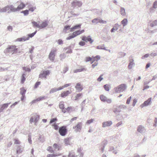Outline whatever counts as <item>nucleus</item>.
<instances>
[{"instance_id": "c03bdc74", "label": "nucleus", "mask_w": 157, "mask_h": 157, "mask_svg": "<svg viewBox=\"0 0 157 157\" xmlns=\"http://www.w3.org/2000/svg\"><path fill=\"white\" fill-rule=\"evenodd\" d=\"M25 74H23L21 76V82L23 83H24L25 80L26 78H25Z\"/></svg>"}, {"instance_id": "0e129e2a", "label": "nucleus", "mask_w": 157, "mask_h": 157, "mask_svg": "<svg viewBox=\"0 0 157 157\" xmlns=\"http://www.w3.org/2000/svg\"><path fill=\"white\" fill-rule=\"evenodd\" d=\"M68 70V68L67 67H64L63 70V73H65Z\"/></svg>"}, {"instance_id": "f03ea898", "label": "nucleus", "mask_w": 157, "mask_h": 157, "mask_svg": "<svg viewBox=\"0 0 157 157\" xmlns=\"http://www.w3.org/2000/svg\"><path fill=\"white\" fill-rule=\"evenodd\" d=\"M57 51V49L56 48L52 49L48 57L50 61H54Z\"/></svg>"}, {"instance_id": "a18cd8bd", "label": "nucleus", "mask_w": 157, "mask_h": 157, "mask_svg": "<svg viewBox=\"0 0 157 157\" xmlns=\"http://www.w3.org/2000/svg\"><path fill=\"white\" fill-rule=\"evenodd\" d=\"M94 59V60L93 61H92L91 63H93V62H94V61L95 60L97 61H98L100 59V57L99 56L97 55L95 57H93Z\"/></svg>"}, {"instance_id": "69168bd1", "label": "nucleus", "mask_w": 157, "mask_h": 157, "mask_svg": "<svg viewBox=\"0 0 157 157\" xmlns=\"http://www.w3.org/2000/svg\"><path fill=\"white\" fill-rule=\"evenodd\" d=\"M52 126H54V128L55 130H57L58 129L59 126L56 124H54L52 125Z\"/></svg>"}, {"instance_id": "bf43d9fd", "label": "nucleus", "mask_w": 157, "mask_h": 157, "mask_svg": "<svg viewBox=\"0 0 157 157\" xmlns=\"http://www.w3.org/2000/svg\"><path fill=\"white\" fill-rule=\"evenodd\" d=\"M119 108L121 109H126L127 108V107L126 106L124 105H119Z\"/></svg>"}, {"instance_id": "e433bc0d", "label": "nucleus", "mask_w": 157, "mask_h": 157, "mask_svg": "<svg viewBox=\"0 0 157 157\" xmlns=\"http://www.w3.org/2000/svg\"><path fill=\"white\" fill-rule=\"evenodd\" d=\"M33 117L34 122H36V123H37L40 119V116L39 115H34L33 116Z\"/></svg>"}, {"instance_id": "603ef678", "label": "nucleus", "mask_w": 157, "mask_h": 157, "mask_svg": "<svg viewBox=\"0 0 157 157\" xmlns=\"http://www.w3.org/2000/svg\"><path fill=\"white\" fill-rule=\"evenodd\" d=\"M82 93H79V94H77L75 97V100H77L79 98V97H81V96H82Z\"/></svg>"}, {"instance_id": "2eb2a0df", "label": "nucleus", "mask_w": 157, "mask_h": 157, "mask_svg": "<svg viewBox=\"0 0 157 157\" xmlns=\"http://www.w3.org/2000/svg\"><path fill=\"white\" fill-rule=\"evenodd\" d=\"M10 104V102L7 103H5L3 105H1V107L0 108V113L2 112L3 110L6 108H7L9 105Z\"/></svg>"}, {"instance_id": "f3484780", "label": "nucleus", "mask_w": 157, "mask_h": 157, "mask_svg": "<svg viewBox=\"0 0 157 157\" xmlns=\"http://www.w3.org/2000/svg\"><path fill=\"white\" fill-rule=\"evenodd\" d=\"M129 63L128 65V67L129 69H131L133 67L135 63L133 62L134 60L133 59H131L130 58H129Z\"/></svg>"}, {"instance_id": "a19ab883", "label": "nucleus", "mask_w": 157, "mask_h": 157, "mask_svg": "<svg viewBox=\"0 0 157 157\" xmlns=\"http://www.w3.org/2000/svg\"><path fill=\"white\" fill-rule=\"evenodd\" d=\"M32 23L34 27H36L38 28H40V25L39 24H38L37 22L35 21H33L32 22Z\"/></svg>"}, {"instance_id": "0eeeda50", "label": "nucleus", "mask_w": 157, "mask_h": 157, "mask_svg": "<svg viewBox=\"0 0 157 157\" xmlns=\"http://www.w3.org/2000/svg\"><path fill=\"white\" fill-rule=\"evenodd\" d=\"M92 21L93 23L95 24H97L98 23L102 24H106L107 23L106 21H103L101 19L98 18L94 19L92 20Z\"/></svg>"}, {"instance_id": "cd10ccee", "label": "nucleus", "mask_w": 157, "mask_h": 157, "mask_svg": "<svg viewBox=\"0 0 157 157\" xmlns=\"http://www.w3.org/2000/svg\"><path fill=\"white\" fill-rule=\"evenodd\" d=\"M53 147L55 149H57L59 150L60 149L61 147L59 145H58L57 144L55 143L53 145Z\"/></svg>"}, {"instance_id": "412c9836", "label": "nucleus", "mask_w": 157, "mask_h": 157, "mask_svg": "<svg viewBox=\"0 0 157 157\" xmlns=\"http://www.w3.org/2000/svg\"><path fill=\"white\" fill-rule=\"evenodd\" d=\"M36 32L37 30H36L34 33H32L28 34V36L27 37H26L25 40H28L30 38H32L33 37L36 33Z\"/></svg>"}, {"instance_id": "bb28decb", "label": "nucleus", "mask_w": 157, "mask_h": 157, "mask_svg": "<svg viewBox=\"0 0 157 157\" xmlns=\"http://www.w3.org/2000/svg\"><path fill=\"white\" fill-rule=\"evenodd\" d=\"M70 27L71 26L69 25H67L65 26L63 30V32L65 33H67V31L71 29L70 28Z\"/></svg>"}, {"instance_id": "ddd939ff", "label": "nucleus", "mask_w": 157, "mask_h": 157, "mask_svg": "<svg viewBox=\"0 0 157 157\" xmlns=\"http://www.w3.org/2000/svg\"><path fill=\"white\" fill-rule=\"evenodd\" d=\"M75 87L78 92L81 91L83 89L82 86L79 82L77 83Z\"/></svg>"}, {"instance_id": "393cba45", "label": "nucleus", "mask_w": 157, "mask_h": 157, "mask_svg": "<svg viewBox=\"0 0 157 157\" xmlns=\"http://www.w3.org/2000/svg\"><path fill=\"white\" fill-rule=\"evenodd\" d=\"M128 20L126 18H124L121 22V24L123 25V27H124L128 24Z\"/></svg>"}, {"instance_id": "052dcab7", "label": "nucleus", "mask_w": 157, "mask_h": 157, "mask_svg": "<svg viewBox=\"0 0 157 157\" xmlns=\"http://www.w3.org/2000/svg\"><path fill=\"white\" fill-rule=\"evenodd\" d=\"M40 82H37L35 84V85L34 86V88H37L38 87L39 85H40Z\"/></svg>"}, {"instance_id": "c85d7f7f", "label": "nucleus", "mask_w": 157, "mask_h": 157, "mask_svg": "<svg viewBox=\"0 0 157 157\" xmlns=\"http://www.w3.org/2000/svg\"><path fill=\"white\" fill-rule=\"evenodd\" d=\"M87 70V69L84 68H82L81 69H77L75 70L74 71V72L75 73L78 72H81L84 71H86Z\"/></svg>"}, {"instance_id": "a211bd4d", "label": "nucleus", "mask_w": 157, "mask_h": 157, "mask_svg": "<svg viewBox=\"0 0 157 157\" xmlns=\"http://www.w3.org/2000/svg\"><path fill=\"white\" fill-rule=\"evenodd\" d=\"M151 98H149L147 100L145 101L144 103L142 104V107L147 106L151 102Z\"/></svg>"}, {"instance_id": "680f3d73", "label": "nucleus", "mask_w": 157, "mask_h": 157, "mask_svg": "<svg viewBox=\"0 0 157 157\" xmlns=\"http://www.w3.org/2000/svg\"><path fill=\"white\" fill-rule=\"evenodd\" d=\"M26 37H23L21 38H19L17 39V40L19 41H25L26 40H25Z\"/></svg>"}, {"instance_id": "4468645a", "label": "nucleus", "mask_w": 157, "mask_h": 157, "mask_svg": "<svg viewBox=\"0 0 157 157\" xmlns=\"http://www.w3.org/2000/svg\"><path fill=\"white\" fill-rule=\"evenodd\" d=\"M64 102L63 101H61L60 102L59 105V108L62 109V112L64 113L66 112L65 108L64 107Z\"/></svg>"}, {"instance_id": "4be33fe9", "label": "nucleus", "mask_w": 157, "mask_h": 157, "mask_svg": "<svg viewBox=\"0 0 157 157\" xmlns=\"http://www.w3.org/2000/svg\"><path fill=\"white\" fill-rule=\"evenodd\" d=\"M71 92L67 90L66 91H64L61 94V96L62 97L64 98L65 97L67 96L68 94H70Z\"/></svg>"}, {"instance_id": "9d476101", "label": "nucleus", "mask_w": 157, "mask_h": 157, "mask_svg": "<svg viewBox=\"0 0 157 157\" xmlns=\"http://www.w3.org/2000/svg\"><path fill=\"white\" fill-rule=\"evenodd\" d=\"M137 131L143 134L145 132L146 130L144 127L142 125H140L137 127Z\"/></svg>"}, {"instance_id": "dca6fc26", "label": "nucleus", "mask_w": 157, "mask_h": 157, "mask_svg": "<svg viewBox=\"0 0 157 157\" xmlns=\"http://www.w3.org/2000/svg\"><path fill=\"white\" fill-rule=\"evenodd\" d=\"M10 5H7L4 7L0 9V12H5L6 11L10 10Z\"/></svg>"}, {"instance_id": "423d86ee", "label": "nucleus", "mask_w": 157, "mask_h": 157, "mask_svg": "<svg viewBox=\"0 0 157 157\" xmlns=\"http://www.w3.org/2000/svg\"><path fill=\"white\" fill-rule=\"evenodd\" d=\"M82 123L81 122H78L76 126L73 127V129H75L76 132H80L82 129Z\"/></svg>"}, {"instance_id": "7c9ffc66", "label": "nucleus", "mask_w": 157, "mask_h": 157, "mask_svg": "<svg viewBox=\"0 0 157 157\" xmlns=\"http://www.w3.org/2000/svg\"><path fill=\"white\" fill-rule=\"evenodd\" d=\"M104 44L102 45H100V46H97V48L98 49H103V50H108L109 52L110 51V50H107V49H106L104 47Z\"/></svg>"}, {"instance_id": "f8f14e48", "label": "nucleus", "mask_w": 157, "mask_h": 157, "mask_svg": "<svg viewBox=\"0 0 157 157\" xmlns=\"http://www.w3.org/2000/svg\"><path fill=\"white\" fill-rule=\"evenodd\" d=\"M107 144V141L106 140L103 141L101 143V145L99 147L100 150H101L102 153L104 152L105 146Z\"/></svg>"}, {"instance_id": "09e8293b", "label": "nucleus", "mask_w": 157, "mask_h": 157, "mask_svg": "<svg viewBox=\"0 0 157 157\" xmlns=\"http://www.w3.org/2000/svg\"><path fill=\"white\" fill-rule=\"evenodd\" d=\"M118 54H119V56L121 57H123L126 55L125 53L123 52H119L118 53Z\"/></svg>"}, {"instance_id": "338daca9", "label": "nucleus", "mask_w": 157, "mask_h": 157, "mask_svg": "<svg viewBox=\"0 0 157 157\" xmlns=\"http://www.w3.org/2000/svg\"><path fill=\"white\" fill-rule=\"evenodd\" d=\"M23 70L26 71H28L29 72H30V69L26 67H23Z\"/></svg>"}, {"instance_id": "774afa93", "label": "nucleus", "mask_w": 157, "mask_h": 157, "mask_svg": "<svg viewBox=\"0 0 157 157\" xmlns=\"http://www.w3.org/2000/svg\"><path fill=\"white\" fill-rule=\"evenodd\" d=\"M153 7L154 8H157V1L154 2L153 5Z\"/></svg>"}, {"instance_id": "6e6552de", "label": "nucleus", "mask_w": 157, "mask_h": 157, "mask_svg": "<svg viewBox=\"0 0 157 157\" xmlns=\"http://www.w3.org/2000/svg\"><path fill=\"white\" fill-rule=\"evenodd\" d=\"M82 40L85 41L86 42H89L91 44L94 41V40H92L90 36H88L86 37L85 36H83L82 38Z\"/></svg>"}, {"instance_id": "e2e57ef3", "label": "nucleus", "mask_w": 157, "mask_h": 157, "mask_svg": "<svg viewBox=\"0 0 157 157\" xmlns=\"http://www.w3.org/2000/svg\"><path fill=\"white\" fill-rule=\"evenodd\" d=\"M92 58L90 57H87L86 58V62H89L92 59Z\"/></svg>"}, {"instance_id": "2f4dec72", "label": "nucleus", "mask_w": 157, "mask_h": 157, "mask_svg": "<svg viewBox=\"0 0 157 157\" xmlns=\"http://www.w3.org/2000/svg\"><path fill=\"white\" fill-rule=\"evenodd\" d=\"M60 87L58 88H54L52 89L50 91V93H52L54 92H56L57 91L60 90H61L59 89Z\"/></svg>"}, {"instance_id": "58836bf2", "label": "nucleus", "mask_w": 157, "mask_h": 157, "mask_svg": "<svg viewBox=\"0 0 157 157\" xmlns=\"http://www.w3.org/2000/svg\"><path fill=\"white\" fill-rule=\"evenodd\" d=\"M80 34H81V33L80 30L74 32L72 33V34L74 36V37Z\"/></svg>"}, {"instance_id": "5701e85b", "label": "nucleus", "mask_w": 157, "mask_h": 157, "mask_svg": "<svg viewBox=\"0 0 157 157\" xmlns=\"http://www.w3.org/2000/svg\"><path fill=\"white\" fill-rule=\"evenodd\" d=\"M25 7V5L23 3H21L19 5L17 8V11L19 10L22 9Z\"/></svg>"}, {"instance_id": "1a4fd4ad", "label": "nucleus", "mask_w": 157, "mask_h": 157, "mask_svg": "<svg viewBox=\"0 0 157 157\" xmlns=\"http://www.w3.org/2000/svg\"><path fill=\"white\" fill-rule=\"evenodd\" d=\"M72 6L73 7L78 6L79 7L81 6L82 4V2L78 1L76 0L73 1L71 3Z\"/></svg>"}, {"instance_id": "b1692460", "label": "nucleus", "mask_w": 157, "mask_h": 157, "mask_svg": "<svg viewBox=\"0 0 157 157\" xmlns=\"http://www.w3.org/2000/svg\"><path fill=\"white\" fill-rule=\"evenodd\" d=\"M81 25L80 24L74 26L73 27L71 28L70 29V31L71 32L73 31L74 29H78L81 27Z\"/></svg>"}, {"instance_id": "de8ad7c7", "label": "nucleus", "mask_w": 157, "mask_h": 157, "mask_svg": "<svg viewBox=\"0 0 157 157\" xmlns=\"http://www.w3.org/2000/svg\"><path fill=\"white\" fill-rule=\"evenodd\" d=\"M21 13H23L25 16H26L29 14V10H25L22 11Z\"/></svg>"}, {"instance_id": "7ed1b4c3", "label": "nucleus", "mask_w": 157, "mask_h": 157, "mask_svg": "<svg viewBox=\"0 0 157 157\" xmlns=\"http://www.w3.org/2000/svg\"><path fill=\"white\" fill-rule=\"evenodd\" d=\"M126 88V85L124 84H123L114 88V89L116 93H118L123 92L125 90Z\"/></svg>"}, {"instance_id": "c9c22d12", "label": "nucleus", "mask_w": 157, "mask_h": 157, "mask_svg": "<svg viewBox=\"0 0 157 157\" xmlns=\"http://www.w3.org/2000/svg\"><path fill=\"white\" fill-rule=\"evenodd\" d=\"M100 98L101 101L103 102H105L107 98L103 95H101L100 96Z\"/></svg>"}, {"instance_id": "37998d69", "label": "nucleus", "mask_w": 157, "mask_h": 157, "mask_svg": "<svg viewBox=\"0 0 157 157\" xmlns=\"http://www.w3.org/2000/svg\"><path fill=\"white\" fill-rule=\"evenodd\" d=\"M60 60H62L64 59L66 57V55L65 53L61 54L59 56Z\"/></svg>"}, {"instance_id": "473e14b6", "label": "nucleus", "mask_w": 157, "mask_h": 157, "mask_svg": "<svg viewBox=\"0 0 157 157\" xmlns=\"http://www.w3.org/2000/svg\"><path fill=\"white\" fill-rule=\"evenodd\" d=\"M61 154H49L47 155V157H56L61 155Z\"/></svg>"}, {"instance_id": "79ce46f5", "label": "nucleus", "mask_w": 157, "mask_h": 157, "mask_svg": "<svg viewBox=\"0 0 157 157\" xmlns=\"http://www.w3.org/2000/svg\"><path fill=\"white\" fill-rule=\"evenodd\" d=\"M155 25H157V19L153 21L150 24V26L151 27H153Z\"/></svg>"}, {"instance_id": "39448f33", "label": "nucleus", "mask_w": 157, "mask_h": 157, "mask_svg": "<svg viewBox=\"0 0 157 157\" xmlns=\"http://www.w3.org/2000/svg\"><path fill=\"white\" fill-rule=\"evenodd\" d=\"M50 73V71L48 70L43 71L40 74L39 78H46L47 76L49 75Z\"/></svg>"}, {"instance_id": "a878e982", "label": "nucleus", "mask_w": 157, "mask_h": 157, "mask_svg": "<svg viewBox=\"0 0 157 157\" xmlns=\"http://www.w3.org/2000/svg\"><path fill=\"white\" fill-rule=\"evenodd\" d=\"M71 46H70L64 48L65 50H68L66 52L67 53H71L72 52V50L71 49Z\"/></svg>"}, {"instance_id": "72a5a7b5", "label": "nucleus", "mask_w": 157, "mask_h": 157, "mask_svg": "<svg viewBox=\"0 0 157 157\" xmlns=\"http://www.w3.org/2000/svg\"><path fill=\"white\" fill-rule=\"evenodd\" d=\"M75 152L73 151H70L68 155V157H77V155L75 156L74 154Z\"/></svg>"}, {"instance_id": "f257e3e1", "label": "nucleus", "mask_w": 157, "mask_h": 157, "mask_svg": "<svg viewBox=\"0 0 157 157\" xmlns=\"http://www.w3.org/2000/svg\"><path fill=\"white\" fill-rule=\"evenodd\" d=\"M18 52V49L15 45H8L4 51L7 56H11L16 54Z\"/></svg>"}, {"instance_id": "20e7f679", "label": "nucleus", "mask_w": 157, "mask_h": 157, "mask_svg": "<svg viewBox=\"0 0 157 157\" xmlns=\"http://www.w3.org/2000/svg\"><path fill=\"white\" fill-rule=\"evenodd\" d=\"M59 132L60 135L64 136L67 133V129L66 126H63L59 128Z\"/></svg>"}, {"instance_id": "6ab92c4d", "label": "nucleus", "mask_w": 157, "mask_h": 157, "mask_svg": "<svg viewBox=\"0 0 157 157\" xmlns=\"http://www.w3.org/2000/svg\"><path fill=\"white\" fill-rule=\"evenodd\" d=\"M10 10L8 12V13L11 12H16L17 11V8H15L13 5H10Z\"/></svg>"}, {"instance_id": "5fc2aeb1", "label": "nucleus", "mask_w": 157, "mask_h": 157, "mask_svg": "<svg viewBox=\"0 0 157 157\" xmlns=\"http://www.w3.org/2000/svg\"><path fill=\"white\" fill-rule=\"evenodd\" d=\"M28 140L29 143L30 144H32L31 135L30 134H29V135Z\"/></svg>"}, {"instance_id": "aec40b11", "label": "nucleus", "mask_w": 157, "mask_h": 157, "mask_svg": "<svg viewBox=\"0 0 157 157\" xmlns=\"http://www.w3.org/2000/svg\"><path fill=\"white\" fill-rule=\"evenodd\" d=\"M48 25V23L47 21H45L40 25V29H42L46 27Z\"/></svg>"}, {"instance_id": "4d7b16f0", "label": "nucleus", "mask_w": 157, "mask_h": 157, "mask_svg": "<svg viewBox=\"0 0 157 157\" xmlns=\"http://www.w3.org/2000/svg\"><path fill=\"white\" fill-rule=\"evenodd\" d=\"M86 100H84L81 103V105L82 106V110L83 108L85 106V102H86Z\"/></svg>"}, {"instance_id": "4c0bfd02", "label": "nucleus", "mask_w": 157, "mask_h": 157, "mask_svg": "<svg viewBox=\"0 0 157 157\" xmlns=\"http://www.w3.org/2000/svg\"><path fill=\"white\" fill-rule=\"evenodd\" d=\"M69 138H66L64 140V142L65 144L67 145H70V140Z\"/></svg>"}, {"instance_id": "8fccbe9b", "label": "nucleus", "mask_w": 157, "mask_h": 157, "mask_svg": "<svg viewBox=\"0 0 157 157\" xmlns=\"http://www.w3.org/2000/svg\"><path fill=\"white\" fill-rule=\"evenodd\" d=\"M117 23L115 24L113 26V28L115 30H117L118 29L119 26H120Z\"/></svg>"}, {"instance_id": "6e6d98bb", "label": "nucleus", "mask_w": 157, "mask_h": 157, "mask_svg": "<svg viewBox=\"0 0 157 157\" xmlns=\"http://www.w3.org/2000/svg\"><path fill=\"white\" fill-rule=\"evenodd\" d=\"M103 75H101L100 76L97 78V80L98 82H100L103 79V78L102 77Z\"/></svg>"}, {"instance_id": "864d4df0", "label": "nucleus", "mask_w": 157, "mask_h": 157, "mask_svg": "<svg viewBox=\"0 0 157 157\" xmlns=\"http://www.w3.org/2000/svg\"><path fill=\"white\" fill-rule=\"evenodd\" d=\"M47 150L51 153H54V151L52 150V148L51 147H48L47 148Z\"/></svg>"}, {"instance_id": "ea45409f", "label": "nucleus", "mask_w": 157, "mask_h": 157, "mask_svg": "<svg viewBox=\"0 0 157 157\" xmlns=\"http://www.w3.org/2000/svg\"><path fill=\"white\" fill-rule=\"evenodd\" d=\"M120 12L122 16H125V10L124 8L121 7Z\"/></svg>"}, {"instance_id": "3c124183", "label": "nucleus", "mask_w": 157, "mask_h": 157, "mask_svg": "<svg viewBox=\"0 0 157 157\" xmlns=\"http://www.w3.org/2000/svg\"><path fill=\"white\" fill-rule=\"evenodd\" d=\"M104 87L105 90L106 91H109V87L108 84H105L104 86Z\"/></svg>"}, {"instance_id": "9b49d317", "label": "nucleus", "mask_w": 157, "mask_h": 157, "mask_svg": "<svg viewBox=\"0 0 157 157\" xmlns=\"http://www.w3.org/2000/svg\"><path fill=\"white\" fill-rule=\"evenodd\" d=\"M112 122L110 121H105L102 123V127L105 128L106 127H109L112 124Z\"/></svg>"}, {"instance_id": "49530a36", "label": "nucleus", "mask_w": 157, "mask_h": 157, "mask_svg": "<svg viewBox=\"0 0 157 157\" xmlns=\"http://www.w3.org/2000/svg\"><path fill=\"white\" fill-rule=\"evenodd\" d=\"M71 85V83L66 84L60 87L59 89L61 90L63 89L64 88L70 86Z\"/></svg>"}, {"instance_id": "f704fd0d", "label": "nucleus", "mask_w": 157, "mask_h": 157, "mask_svg": "<svg viewBox=\"0 0 157 157\" xmlns=\"http://www.w3.org/2000/svg\"><path fill=\"white\" fill-rule=\"evenodd\" d=\"M20 94L21 95H25V93L26 92V90L24 89V88L23 87L20 89Z\"/></svg>"}, {"instance_id": "c756f323", "label": "nucleus", "mask_w": 157, "mask_h": 157, "mask_svg": "<svg viewBox=\"0 0 157 157\" xmlns=\"http://www.w3.org/2000/svg\"><path fill=\"white\" fill-rule=\"evenodd\" d=\"M23 150V149L21 148L20 146H18L17 149V153L18 154H20L22 152Z\"/></svg>"}, {"instance_id": "13d9d810", "label": "nucleus", "mask_w": 157, "mask_h": 157, "mask_svg": "<svg viewBox=\"0 0 157 157\" xmlns=\"http://www.w3.org/2000/svg\"><path fill=\"white\" fill-rule=\"evenodd\" d=\"M57 119L56 118H52L50 121V124H52L54 122L56 121H57Z\"/></svg>"}]
</instances>
